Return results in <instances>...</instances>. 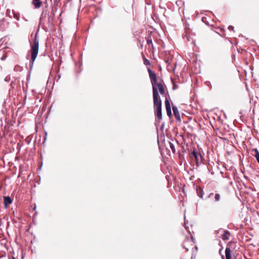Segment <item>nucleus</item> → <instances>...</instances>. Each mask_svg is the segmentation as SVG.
<instances>
[{
  "instance_id": "f257e3e1",
  "label": "nucleus",
  "mask_w": 259,
  "mask_h": 259,
  "mask_svg": "<svg viewBox=\"0 0 259 259\" xmlns=\"http://www.w3.org/2000/svg\"><path fill=\"white\" fill-rule=\"evenodd\" d=\"M31 47V61L30 62V68L33 66L34 62L36 59L38 53L39 49V39L37 38V34L36 33L35 35L34 38L33 40V42L30 44Z\"/></svg>"
},
{
  "instance_id": "f03ea898",
  "label": "nucleus",
  "mask_w": 259,
  "mask_h": 259,
  "mask_svg": "<svg viewBox=\"0 0 259 259\" xmlns=\"http://www.w3.org/2000/svg\"><path fill=\"white\" fill-rule=\"evenodd\" d=\"M153 96L154 107H159V106H161V101L159 98L157 89L155 84H153Z\"/></svg>"
},
{
  "instance_id": "7ed1b4c3",
  "label": "nucleus",
  "mask_w": 259,
  "mask_h": 259,
  "mask_svg": "<svg viewBox=\"0 0 259 259\" xmlns=\"http://www.w3.org/2000/svg\"><path fill=\"white\" fill-rule=\"evenodd\" d=\"M190 157L192 159L194 158L197 167L202 162L203 157L202 155L198 153L196 150H193L191 154Z\"/></svg>"
},
{
  "instance_id": "20e7f679",
  "label": "nucleus",
  "mask_w": 259,
  "mask_h": 259,
  "mask_svg": "<svg viewBox=\"0 0 259 259\" xmlns=\"http://www.w3.org/2000/svg\"><path fill=\"white\" fill-rule=\"evenodd\" d=\"M152 85L155 84L157 90H158L160 93L162 95L164 94V90L162 84L159 82H151Z\"/></svg>"
},
{
  "instance_id": "39448f33",
  "label": "nucleus",
  "mask_w": 259,
  "mask_h": 259,
  "mask_svg": "<svg viewBox=\"0 0 259 259\" xmlns=\"http://www.w3.org/2000/svg\"><path fill=\"white\" fill-rule=\"evenodd\" d=\"M155 108V114L158 119H162V106L154 107Z\"/></svg>"
},
{
  "instance_id": "423d86ee",
  "label": "nucleus",
  "mask_w": 259,
  "mask_h": 259,
  "mask_svg": "<svg viewBox=\"0 0 259 259\" xmlns=\"http://www.w3.org/2000/svg\"><path fill=\"white\" fill-rule=\"evenodd\" d=\"M165 108H166L167 114L169 117H170L171 116V111L170 104L168 100L166 99V100L165 101Z\"/></svg>"
},
{
  "instance_id": "0eeeda50",
  "label": "nucleus",
  "mask_w": 259,
  "mask_h": 259,
  "mask_svg": "<svg viewBox=\"0 0 259 259\" xmlns=\"http://www.w3.org/2000/svg\"><path fill=\"white\" fill-rule=\"evenodd\" d=\"M148 71L151 81H157L155 73L149 68H148Z\"/></svg>"
},
{
  "instance_id": "6e6552de",
  "label": "nucleus",
  "mask_w": 259,
  "mask_h": 259,
  "mask_svg": "<svg viewBox=\"0 0 259 259\" xmlns=\"http://www.w3.org/2000/svg\"><path fill=\"white\" fill-rule=\"evenodd\" d=\"M172 110H173V112H174V114L176 119L177 120L180 121L181 120L180 114L179 113V112L178 111L177 107L173 106H172Z\"/></svg>"
},
{
  "instance_id": "1a4fd4ad",
  "label": "nucleus",
  "mask_w": 259,
  "mask_h": 259,
  "mask_svg": "<svg viewBox=\"0 0 259 259\" xmlns=\"http://www.w3.org/2000/svg\"><path fill=\"white\" fill-rule=\"evenodd\" d=\"M231 236V233L227 230H225L224 231V233L222 236V238L223 240H228L230 239Z\"/></svg>"
},
{
  "instance_id": "9d476101",
  "label": "nucleus",
  "mask_w": 259,
  "mask_h": 259,
  "mask_svg": "<svg viewBox=\"0 0 259 259\" xmlns=\"http://www.w3.org/2000/svg\"><path fill=\"white\" fill-rule=\"evenodd\" d=\"M4 202L5 207H7L8 205L12 203V200L9 196H5L4 197Z\"/></svg>"
},
{
  "instance_id": "9b49d317",
  "label": "nucleus",
  "mask_w": 259,
  "mask_h": 259,
  "mask_svg": "<svg viewBox=\"0 0 259 259\" xmlns=\"http://www.w3.org/2000/svg\"><path fill=\"white\" fill-rule=\"evenodd\" d=\"M231 250L230 247H227L225 249V255L226 259H231Z\"/></svg>"
},
{
  "instance_id": "f8f14e48",
  "label": "nucleus",
  "mask_w": 259,
  "mask_h": 259,
  "mask_svg": "<svg viewBox=\"0 0 259 259\" xmlns=\"http://www.w3.org/2000/svg\"><path fill=\"white\" fill-rule=\"evenodd\" d=\"M32 3L36 9L39 8L41 5V2L40 0H32Z\"/></svg>"
},
{
  "instance_id": "ddd939ff",
  "label": "nucleus",
  "mask_w": 259,
  "mask_h": 259,
  "mask_svg": "<svg viewBox=\"0 0 259 259\" xmlns=\"http://www.w3.org/2000/svg\"><path fill=\"white\" fill-rule=\"evenodd\" d=\"M252 151L254 152L253 156L256 158L257 162L259 163V151L256 148L253 149Z\"/></svg>"
},
{
  "instance_id": "4468645a",
  "label": "nucleus",
  "mask_w": 259,
  "mask_h": 259,
  "mask_svg": "<svg viewBox=\"0 0 259 259\" xmlns=\"http://www.w3.org/2000/svg\"><path fill=\"white\" fill-rule=\"evenodd\" d=\"M23 70V68L22 67L19 66V65H16L15 67H14V71L15 72H21Z\"/></svg>"
},
{
  "instance_id": "2eb2a0df",
  "label": "nucleus",
  "mask_w": 259,
  "mask_h": 259,
  "mask_svg": "<svg viewBox=\"0 0 259 259\" xmlns=\"http://www.w3.org/2000/svg\"><path fill=\"white\" fill-rule=\"evenodd\" d=\"M190 243V241L186 240L184 242L183 244V247L184 248L186 249L187 251H189V248L188 247V244Z\"/></svg>"
},
{
  "instance_id": "dca6fc26",
  "label": "nucleus",
  "mask_w": 259,
  "mask_h": 259,
  "mask_svg": "<svg viewBox=\"0 0 259 259\" xmlns=\"http://www.w3.org/2000/svg\"><path fill=\"white\" fill-rule=\"evenodd\" d=\"M197 194H198L199 197H200V198H202L203 194V190H202V189L201 188H199L198 189H197Z\"/></svg>"
},
{
  "instance_id": "f3484780",
  "label": "nucleus",
  "mask_w": 259,
  "mask_h": 259,
  "mask_svg": "<svg viewBox=\"0 0 259 259\" xmlns=\"http://www.w3.org/2000/svg\"><path fill=\"white\" fill-rule=\"evenodd\" d=\"M169 148L171 149V150L172 151V153H175L176 152V149H175L174 144L173 143H172L171 142H169Z\"/></svg>"
},
{
  "instance_id": "a211bd4d",
  "label": "nucleus",
  "mask_w": 259,
  "mask_h": 259,
  "mask_svg": "<svg viewBox=\"0 0 259 259\" xmlns=\"http://www.w3.org/2000/svg\"><path fill=\"white\" fill-rule=\"evenodd\" d=\"M5 21L4 19H2L0 20V30L3 31L4 29V28L2 27V25H4Z\"/></svg>"
},
{
  "instance_id": "6ab92c4d",
  "label": "nucleus",
  "mask_w": 259,
  "mask_h": 259,
  "mask_svg": "<svg viewBox=\"0 0 259 259\" xmlns=\"http://www.w3.org/2000/svg\"><path fill=\"white\" fill-rule=\"evenodd\" d=\"M146 41L147 44L148 45V46H150L151 45H152V39L148 37L146 38Z\"/></svg>"
},
{
  "instance_id": "aec40b11",
  "label": "nucleus",
  "mask_w": 259,
  "mask_h": 259,
  "mask_svg": "<svg viewBox=\"0 0 259 259\" xmlns=\"http://www.w3.org/2000/svg\"><path fill=\"white\" fill-rule=\"evenodd\" d=\"M144 63L145 65H150V62L149 60L147 59L146 58L144 59Z\"/></svg>"
},
{
  "instance_id": "412c9836",
  "label": "nucleus",
  "mask_w": 259,
  "mask_h": 259,
  "mask_svg": "<svg viewBox=\"0 0 259 259\" xmlns=\"http://www.w3.org/2000/svg\"><path fill=\"white\" fill-rule=\"evenodd\" d=\"M214 199L215 201H219L220 199V195L219 194H215Z\"/></svg>"
},
{
  "instance_id": "4be33fe9",
  "label": "nucleus",
  "mask_w": 259,
  "mask_h": 259,
  "mask_svg": "<svg viewBox=\"0 0 259 259\" xmlns=\"http://www.w3.org/2000/svg\"><path fill=\"white\" fill-rule=\"evenodd\" d=\"M228 29H229V30H233H233H234V27H233V26H231V25H230V26H229V27H228Z\"/></svg>"
},
{
  "instance_id": "5701e85b",
  "label": "nucleus",
  "mask_w": 259,
  "mask_h": 259,
  "mask_svg": "<svg viewBox=\"0 0 259 259\" xmlns=\"http://www.w3.org/2000/svg\"><path fill=\"white\" fill-rule=\"evenodd\" d=\"M172 82L174 83L173 89H176L177 88H178L176 84L175 83L176 82Z\"/></svg>"
},
{
  "instance_id": "b1692460",
  "label": "nucleus",
  "mask_w": 259,
  "mask_h": 259,
  "mask_svg": "<svg viewBox=\"0 0 259 259\" xmlns=\"http://www.w3.org/2000/svg\"><path fill=\"white\" fill-rule=\"evenodd\" d=\"M13 14L14 15V17L16 18V19L17 20H19V17L15 14H14L13 12Z\"/></svg>"
},
{
  "instance_id": "393cba45",
  "label": "nucleus",
  "mask_w": 259,
  "mask_h": 259,
  "mask_svg": "<svg viewBox=\"0 0 259 259\" xmlns=\"http://www.w3.org/2000/svg\"><path fill=\"white\" fill-rule=\"evenodd\" d=\"M6 58H7V56H5V55H3V56L1 57V60H5Z\"/></svg>"
},
{
  "instance_id": "a878e982",
  "label": "nucleus",
  "mask_w": 259,
  "mask_h": 259,
  "mask_svg": "<svg viewBox=\"0 0 259 259\" xmlns=\"http://www.w3.org/2000/svg\"><path fill=\"white\" fill-rule=\"evenodd\" d=\"M213 195V193H210L209 195V197H210L212 195Z\"/></svg>"
},
{
  "instance_id": "bb28decb",
  "label": "nucleus",
  "mask_w": 259,
  "mask_h": 259,
  "mask_svg": "<svg viewBox=\"0 0 259 259\" xmlns=\"http://www.w3.org/2000/svg\"><path fill=\"white\" fill-rule=\"evenodd\" d=\"M5 81H8V79L7 78V77H6L5 79Z\"/></svg>"
},
{
  "instance_id": "cd10ccee",
  "label": "nucleus",
  "mask_w": 259,
  "mask_h": 259,
  "mask_svg": "<svg viewBox=\"0 0 259 259\" xmlns=\"http://www.w3.org/2000/svg\"><path fill=\"white\" fill-rule=\"evenodd\" d=\"M44 14H45V12H43L42 13V14H41V17H42V16H43Z\"/></svg>"
},
{
  "instance_id": "c85d7f7f",
  "label": "nucleus",
  "mask_w": 259,
  "mask_h": 259,
  "mask_svg": "<svg viewBox=\"0 0 259 259\" xmlns=\"http://www.w3.org/2000/svg\"><path fill=\"white\" fill-rule=\"evenodd\" d=\"M8 12L10 13V11H9L8 10H7V14H8Z\"/></svg>"
},
{
  "instance_id": "c756f323",
  "label": "nucleus",
  "mask_w": 259,
  "mask_h": 259,
  "mask_svg": "<svg viewBox=\"0 0 259 259\" xmlns=\"http://www.w3.org/2000/svg\"><path fill=\"white\" fill-rule=\"evenodd\" d=\"M245 85H246V89H247V90H248V88H247V84H245Z\"/></svg>"
},
{
  "instance_id": "7c9ffc66",
  "label": "nucleus",
  "mask_w": 259,
  "mask_h": 259,
  "mask_svg": "<svg viewBox=\"0 0 259 259\" xmlns=\"http://www.w3.org/2000/svg\"><path fill=\"white\" fill-rule=\"evenodd\" d=\"M222 259H224L223 255H222Z\"/></svg>"
},
{
  "instance_id": "2f4dec72",
  "label": "nucleus",
  "mask_w": 259,
  "mask_h": 259,
  "mask_svg": "<svg viewBox=\"0 0 259 259\" xmlns=\"http://www.w3.org/2000/svg\"><path fill=\"white\" fill-rule=\"evenodd\" d=\"M12 259H16V258H15V257H13Z\"/></svg>"
}]
</instances>
